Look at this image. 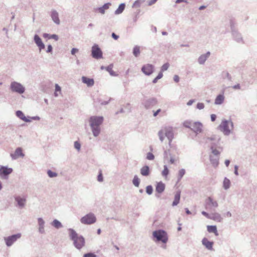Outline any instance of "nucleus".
Wrapping results in <instances>:
<instances>
[{
  "mask_svg": "<svg viewBox=\"0 0 257 257\" xmlns=\"http://www.w3.org/2000/svg\"><path fill=\"white\" fill-rule=\"evenodd\" d=\"M140 172L141 175L144 176H149L150 173L149 167L147 165L143 167L140 170Z\"/></svg>",
  "mask_w": 257,
  "mask_h": 257,
  "instance_id": "28",
  "label": "nucleus"
},
{
  "mask_svg": "<svg viewBox=\"0 0 257 257\" xmlns=\"http://www.w3.org/2000/svg\"><path fill=\"white\" fill-rule=\"evenodd\" d=\"M218 127L224 136H228L232 133L234 128V123L231 119L228 120L223 119Z\"/></svg>",
  "mask_w": 257,
  "mask_h": 257,
  "instance_id": "3",
  "label": "nucleus"
},
{
  "mask_svg": "<svg viewBox=\"0 0 257 257\" xmlns=\"http://www.w3.org/2000/svg\"><path fill=\"white\" fill-rule=\"evenodd\" d=\"M96 221V217L92 213L87 214L80 219L81 223L84 224H91L95 223Z\"/></svg>",
  "mask_w": 257,
  "mask_h": 257,
  "instance_id": "9",
  "label": "nucleus"
},
{
  "mask_svg": "<svg viewBox=\"0 0 257 257\" xmlns=\"http://www.w3.org/2000/svg\"><path fill=\"white\" fill-rule=\"evenodd\" d=\"M154 240L156 242H162L167 243L168 240V236L167 232L163 229H158L153 232Z\"/></svg>",
  "mask_w": 257,
  "mask_h": 257,
  "instance_id": "4",
  "label": "nucleus"
},
{
  "mask_svg": "<svg viewBox=\"0 0 257 257\" xmlns=\"http://www.w3.org/2000/svg\"><path fill=\"white\" fill-rule=\"evenodd\" d=\"M164 131L162 130V129L159 131L158 132V136L159 137V139L161 141V142H163L164 140Z\"/></svg>",
  "mask_w": 257,
  "mask_h": 257,
  "instance_id": "46",
  "label": "nucleus"
},
{
  "mask_svg": "<svg viewBox=\"0 0 257 257\" xmlns=\"http://www.w3.org/2000/svg\"><path fill=\"white\" fill-rule=\"evenodd\" d=\"M202 243L207 249L213 250V241H209L207 238L204 237L202 240Z\"/></svg>",
  "mask_w": 257,
  "mask_h": 257,
  "instance_id": "21",
  "label": "nucleus"
},
{
  "mask_svg": "<svg viewBox=\"0 0 257 257\" xmlns=\"http://www.w3.org/2000/svg\"><path fill=\"white\" fill-rule=\"evenodd\" d=\"M180 196H181V192L180 191H178L175 195L174 200L172 203L173 206H176L179 203L180 200Z\"/></svg>",
  "mask_w": 257,
  "mask_h": 257,
  "instance_id": "30",
  "label": "nucleus"
},
{
  "mask_svg": "<svg viewBox=\"0 0 257 257\" xmlns=\"http://www.w3.org/2000/svg\"><path fill=\"white\" fill-rule=\"evenodd\" d=\"M224 96L223 94H219L215 99L214 103L216 105H220L224 102Z\"/></svg>",
  "mask_w": 257,
  "mask_h": 257,
  "instance_id": "31",
  "label": "nucleus"
},
{
  "mask_svg": "<svg viewBox=\"0 0 257 257\" xmlns=\"http://www.w3.org/2000/svg\"><path fill=\"white\" fill-rule=\"evenodd\" d=\"M185 170L184 169H181L179 171L178 175V182H179L183 176L185 174Z\"/></svg>",
  "mask_w": 257,
  "mask_h": 257,
  "instance_id": "41",
  "label": "nucleus"
},
{
  "mask_svg": "<svg viewBox=\"0 0 257 257\" xmlns=\"http://www.w3.org/2000/svg\"><path fill=\"white\" fill-rule=\"evenodd\" d=\"M230 25L232 35L233 36V39L237 42H241L242 41V38L241 36V34H239L237 31L235 30L233 27V22L232 20L230 22Z\"/></svg>",
  "mask_w": 257,
  "mask_h": 257,
  "instance_id": "14",
  "label": "nucleus"
},
{
  "mask_svg": "<svg viewBox=\"0 0 257 257\" xmlns=\"http://www.w3.org/2000/svg\"><path fill=\"white\" fill-rule=\"evenodd\" d=\"M27 195H15L14 199L17 203L16 206L20 209L24 208L27 202Z\"/></svg>",
  "mask_w": 257,
  "mask_h": 257,
  "instance_id": "8",
  "label": "nucleus"
},
{
  "mask_svg": "<svg viewBox=\"0 0 257 257\" xmlns=\"http://www.w3.org/2000/svg\"><path fill=\"white\" fill-rule=\"evenodd\" d=\"M203 125L200 122H194L192 123L191 130L196 134L202 132Z\"/></svg>",
  "mask_w": 257,
  "mask_h": 257,
  "instance_id": "17",
  "label": "nucleus"
},
{
  "mask_svg": "<svg viewBox=\"0 0 257 257\" xmlns=\"http://www.w3.org/2000/svg\"><path fill=\"white\" fill-rule=\"evenodd\" d=\"M10 89L12 91L20 94L24 93L25 91V88L20 83L16 81L11 82Z\"/></svg>",
  "mask_w": 257,
  "mask_h": 257,
  "instance_id": "7",
  "label": "nucleus"
},
{
  "mask_svg": "<svg viewBox=\"0 0 257 257\" xmlns=\"http://www.w3.org/2000/svg\"><path fill=\"white\" fill-rule=\"evenodd\" d=\"M155 67L153 65L151 64H147L144 65L142 68L141 71L144 73L146 75L150 76L151 75L154 71Z\"/></svg>",
  "mask_w": 257,
  "mask_h": 257,
  "instance_id": "15",
  "label": "nucleus"
},
{
  "mask_svg": "<svg viewBox=\"0 0 257 257\" xmlns=\"http://www.w3.org/2000/svg\"><path fill=\"white\" fill-rule=\"evenodd\" d=\"M110 6L111 3H107L104 4L102 7L98 8L96 10L101 14H104L105 13V10L108 9Z\"/></svg>",
  "mask_w": 257,
  "mask_h": 257,
  "instance_id": "29",
  "label": "nucleus"
},
{
  "mask_svg": "<svg viewBox=\"0 0 257 257\" xmlns=\"http://www.w3.org/2000/svg\"><path fill=\"white\" fill-rule=\"evenodd\" d=\"M50 39H53L55 40V41H58L59 39L58 36L56 34H52L51 35V36L50 37Z\"/></svg>",
  "mask_w": 257,
  "mask_h": 257,
  "instance_id": "53",
  "label": "nucleus"
},
{
  "mask_svg": "<svg viewBox=\"0 0 257 257\" xmlns=\"http://www.w3.org/2000/svg\"><path fill=\"white\" fill-rule=\"evenodd\" d=\"M47 174L50 178L56 177L58 175L57 173L53 172L50 170L47 171Z\"/></svg>",
  "mask_w": 257,
  "mask_h": 257,
  "instance_id": "44",
  "label": "nucleus"
},
{
  "mask_svg": "<svg viewBox=\"0 0 257 257\" xmlns=\"http://www.w3.org/2000/svg\"><path fill=\"white\" fill-rule=\"evenodd\" d=\"M16 116L23 120L25 122H29L31 121V119H28L27 117H26L24 114V113L21 110H17L16 112Z\"/></svg>",
  "mask_w": 257,
  "mask_h": 257,
  "instance_id": "26",
  "label": "nucleus"
},
{
  "mask_svg": "<svg viewBox=\"0 0 257 257\" xmlns=\"http://www.w3.org/2000/svg\"><path fill=\"white\" fill-rule=\"evenodd\" d=\"M192 122L189 120L185 121L183 123V125L184 127L186 128H189L191 129V127L192 126Z\"/></svg>",
  "mask_w": 257,
  "mask_h": 257,
  "instance_id": "45",
  "label": "nucleus"
},
{
  "mask_svg": "<svg viewBox=\"0 0 257 257\" xmlns=\"http://www.w3.org/2000/svg\"><path fill=\"white\" fill-rule=\"evenodd\" d=\"M103 180L102 174L100 173L97 176V180L99 182H102Z\"/></svg>",
  "mask_w": 257,
  "mask_h": 257,
  "instance_id": "54",
  "label": "nucleus"
},
{
  "mask_svg": "<svg viewBox=\"0 0 257 257\" xmlns=\"http://www.w3.org/2000/svg\"><path fill=\"white\" fill-rule=\"evenodd\" d=\"M82 81L83 83L86 84L88 87H91L93 86L94 84L93 79L86 76L82 77Z\"/></svg>",
  "mask_w": 257,
  "mask_h": 257,
  "instance_id": "23",
  "label": "nucleus"
},
{
  "mask_svg": "<svg viewBox=\"0 0 257 257\" xmlns=\"http://www.w3.org/2000/svg\"><path fill=\"white\" fill-rule=\"evenodd\" d=\"M153 191V187L151 185H148L146 187V192L149 195H151Z\"/></svg>",
  "mask_w": 257,
  "mask_h": 257,
  "instance_id": "47",
  "label": "nucleus"
},
{
  "mask_svg": "<svg viewBox=\"0 0 257 257\" xmlns=\"http://www.w3.org/2000/svg\"><path fill=\"white\" fill-rule=\"evenodd\" d=\"M210 149L211 150L212 154L214 155L213 156H218L220 155V152L216 149L215 145L214 143H211L210 145Z\"/></svg>",
  "mask_w": 257,
  "mask_h": 257,
  "instance_id": "34",
  "label": "nucleus"
},
{
  "mask_svg": "<svg viewBox=\"0 0 257 257\" xmlns=\"http://www.w3.org/2000/svg\"><path fill=\"white\" fill-rule=\"evenodd\" d=\"M204 140L206 143L211 141H217V142H219L220 140V137L216 135H213L211 137L204 138Z\"/></svg>",
  "mask_w": 257,
  "mask_h": 257,
  "instance_id": "36",
  "label": "nucleus"
},
{
  "mask_svg": "<svg viewBox=\"0 0 257 257\" xmlns=\"http://www.w3.org/2000/svg\"><path fill=\"white\" fill-rule=\"evenodd\" d=\"M83 257H97V256L93 252H88L84 254Z\"/></svg>",
  "mask_w": 257,
  "mask_h": 257,
  "instance_id": "51",
  "label": "nucleus"
},
{
  "mask_svg": "<svg viewBox=\"0 0 257 257\" xmlns=\"http://www.w3.org/2000/svg\"><path fill=\"white\" fill-rule=\"evenodd\" d=\"M196 107L199 109H202L204 108V104L202 102H199L197 104Z\"/></svg>",
  "mask_w": 257,
  "mask_h": 257,
  "instance_id": "52",
  "label": "nucleus"
},
{
  "mask_svg": "<svg viewBox=\"0 0 257 257\" xmlns=\"http://www.w3.org/2000/svg\"><path fill=\"white\" fill-rule=\"evenodd\" d=\"M113 64H111L105 67V70L109 73L111 76H116L117 75V74L113 71Z\"/></svg>",
  "mask_w": 257,
  "mask_h": 257,
  "instance_id": "35",
  "label": "nucleus"
},
{
  "mask_svg": "<svg viewBox=\"0 0 257 257\" xmlns=\"http://www.w3.org/2000/svg\"><path fill=\"white\" fill-rule=\"evenodd\" d=\"M74 147L78 151H79L81 148V144L78 141H75L74 143Z\"/></svg>",
  "mask_w": 257,
  "mask_h": 257,
  "instance_id": "48",
  "label": "nucleus"
},
{
  "mask_svg": "<svg viewBox=\"0 0 257 257\" xmlns=\"http://www.w3.org/2000/svg\"><path fill=\"white\" fill-rule=\"evenodd\" d=\"M209 159L212 165L214 167L216 168L218 166L219 159L218 156H213L210 155L209 156Z\"/></svg>",
  "mask_w": 257,
  "mask_h": 257,
  "instance_id": "25",
  "label": "nucleus"
},
{
  "mask_svg": "<svg viewBox=\"0 0 257 257\" xmlns=\"http://www.w3.org/2000/svg\"><path fill=\"white\" fill-rule=\"evenodd\" d=\"M169 67V64L168 63H166L163 65L161 68V71L163 72L164 71L167 70Z\"/></svg>",
  "mask_w": 257,
  "mask_h": 257,
  "instance_id": "49",
  "label": "nucleus"
},
{
  "mask_svg": "<svg viewBox=\"0 0 257 257\" xmlns=\"http://www.w3.org/2000/svg\"><path fill=\"white\" fill-rule=\"evenodd\" d=\"M104 120L103 116H91L89 119V125L94 137H98L101 131L100 125Z\"/></svg>",
  "mask_w": 257,
  "mask_h": 257,
  "instance_id": "1",
  "label": "nucleus"
},
{
  "mask_svg": "<svg viewBox=\"0 0 257 257\" xmlns=\"http://www.w3.org/2000/svg\"><path fill=\"white\" fill-rule=\"evenodd\" d=\"M53 50L52 46L51 45H49L46 50L47 53H51Z\"/></svg>",
  "mask_w": 257,
  "mask_h": 257,
  "instance_id": "56",
  "label": "nucleus"
},
{
  "mask_svg": "<svg viewBox=\"0 0 257 257\" xmlns=\"http://www.w3.org/2000/svg\"><path fill=\"white\" fill-rule=\"evenodd\" d=\"M125 5L124 3L120 4L118 8L115 11L114 14L115 15H119L121 14L125 9Z\"/></svg>",
  "mask_w": 257,
  "mask_h": 257,
  "instance_id": "33",
  "label": "nucleus"
},
{
  "mask_svg": "<svg viewBox=\"0 0 257 257\" xmlns=\"http://www.w3.org/2000/svg\"><path fill=\"white\" fill-rule=\"evenodd\" d=\"M51 225L56 229H59L63 227L62 223L56 219L51 222Z\"/></svg>",
  "mask_w": 257,
  "mask_h": 257,
  "instance_id": "37",
  "label": "nucleus"
},
{
  "mask_svg": "<svg viewBox=\"0 0 257 257\" xmlns=\"http://www.w3.org/2000/svg\"><path fill=\"white\" fill-rule=\"evenodd\" d=\"M173 79H174V81L175 82H178L180 80V78H179V76L177 75H174Z\"/></svg>",
  "mask_w": 257,
  "mask_h": 257,
  "instance_id": "58",
  "label": "nucleus"
},
{
  "mask_svg": "<svg viewBox=\"0 0 257 257\" xmlns=\"http://www.w3.org/2000/svg\"><path fill=\"white\" fill-rule=\"evenodd\" d=\"M111 37L115 40H117L119 38V36L115 34L114 33H112Z\"/></svg>",
  "mask_w": 257,
  "mask_h": 257,
  "instance_id": "62",
  "label": "nucleus"
},
{
  "mask_svg": "<svg viewBox=\"0 0 257 257\" xmlns=\"http://www.w3.org/2000/svg\"><path fill=\"white\" fill-rule=\"evenodd\" d=\"M210 219L215 220L216 221L220 222L222 221L223 218L221 216L220 214L218 213H214L210 215Z\"/></svg>",
  "mask_w": 257,
  "mask_h": 257,
  "instance_id": "27",
  "label": "nucleus"
},
{
  "mask_svg": "<svg viewBox=\"0 0 257 257\" xmlns=\"http://www.w3.org/2000/svg\"><path fill=\"white\" fill-rule=\"evenodd\" d=\"M34 41L35 44L37 45L40 51L44 49L45 47V46L43 42H42L41 38L37 34H35L34 37Z\"/></svg>",
  "mask_w": 257,
  "mask_h": 257,
  "instance_id": "19",
  "label": "nucleus"
},
{
  "mask_svg": "<svg viewBox=\"0 0 257 257\" xmlns=\"http://www.w3.org/2000/svg\"><path fill=\"white\" fill-rule=\"evenodd\" d=\"M218 206V203L211 197H208L205 200V207L209 210H215Z\"/></svg>",
  "mask_w": 257,
  "mask_h": 257,
  "instance_id": "6",
  "label": "nucleus"
},
{
  "mask_svg": "<svg viewBox=\"0 0 257 257\" xmlns=\"http://www.w3.org/2000/svg\"><path fill=\"white\" fill-rule=\"evenodd\" d=\"M207 231L210 233H214L216 236L218 235V233L217 230L216 226L215 225H208L207 226Z\"/></svg>",
  "mask_w": 257,
  "mask_h": 257,
  "instance_id": "32",
  "label": "nucleus"
},
{
  "mask_svg": "<svg viewBox=\"0 0 257 257\" xmlns=\"http://www.w3.org/2000/svg\"><path fill=\"white\" fill-rule=\"evenodd\" d=\"M210 55V52H207L205 54H202L199 56L198 59V62L199 64L203 65L205 63L206 60L209 58Z\"/></svg>",
  "mask_w": 257,
  "mask_h": 257,
  "instance_id": "22",
  "label": "nucleus"
},
{
  "mask_svg": "<svg viewBox=\"0 0 257 257\" xmlns=\"http://www.w3.org/2000/svg\"><path fill=\"white\" fill-rule=\"evenodd\" d=\"M145 0H137L136 1L133 5L134 8H139L141 6V4L144 3Z\"/></svg>",
  "mask_w": 257,
  "mask_h": 257,
  "instance_id": "42",
  "label": "nucleus"
},
{
  "mask_svg": "<svg viewBox=\"0 0 257 257\" xmlns=\"http://www.w3.org/2000/svg\"><path fill=\"white\" fill-rule=\"evenodd\" d=\"M210 117L212 121H215L216 119V115L215 114H212L210 115Z\"/></svg>",
  "mask_w": 257,
  "mask_h": 257,
  "instance_id": "61",
  "label": "nucleus"
},
{
  "mask_svg": "<svg viewBox=\"0 0 257 257\" xmlns=\"http://www.w3.org/2000/svg\"><path fill=\"white\" fill-rule=\"evenodd\" d=\"M232 88L235 90L241 89L240 85L239 83L232 86Z\"/></svg>",
  "mask_w": 257,
  "mask_h": 257,
  "instance_id": "55",
  "label": "nucleus"
},
{
  "mask_svg": "<svg viewBox=\"0 0 257 257\" xmlns=\"http://www.w3.org/2000/svg\"><path fill=\"white\" fill-rule=\"evenodd\" d=\"M134 55L137 57L140 54V47L138 46H136L133 48V51Z\"/></svg>",
  "mask_w": 257,
  "mask_h": 257,
  "instance_id": "39",
  "label": "nucleus"
},
{
  "mask_svg": "<svg viewBox=\"0 0 257 257\" xmlns=\"http://www.w3.org/2000/svg\"><path fill=\"white\" fill-rule=\"evenodd\" d=\"M45 222L43 220V219L41 217H39L38 218V231L41 234H44L45 233Z\"/></svg>",
  "mask_w": 257,
  "mask_h": 257,
  "instance_id": "20",
  "label": "nucleus"
},
{
  "mask_svg": "<svg viewBox=\"0 0 257 257\" xmlns=\"http://www.w3.org/2000/svg\"><path fill=\"white\" fill-rule=\"evenodd\" d=\"M22 236L21 233L13 234L12 235L5 237L4 240L5 243L8 247L11 246L15 242H16Z\"/></svg>",
  "mask_w": 257,
  "mask_h": 257,
  "instance_id": "5",
  "label": "nucleus"
},
{
  "mask_svg": "<svg viewBox=\"0 0 257 257\" xmlns=\"http://www.w3.org/2000/svg\"><path fill=\"white\" fill-rule=\"evenodd\" d=\"M201 213L203 215L205 216L207 218L209 219L210 214H209V213H208L207 212H206L204 211H202Z\"/></svg>",
  "mask_w": 257,
  "mask_h": 257,
  "instance_id": "57",
  "label": "nucleus"
},
{
  "mask_svg": "<svg viewBox=\"0 0 257 257\" xmlns=\"http://www.w3.org/2000/svg\"><path fill=\"white\" fill-rule=\"evenodd\" d=\"M133 183L136 187H139L140 183V179L138 178L137 175H135L134 177V179L133 180Z\"/></svg>",
  "mask_w": 257,
  "mask_h": 257,
  "instance_id": "40",
  "label": "nucleus"
},
{
  "mask_svg": "<svg viewBox=\"0 0 257 257\" xmlns=\"http://www.w3.org/2000/svg\"><path fill=\"white\" fill-rule=\"evenodd\" d=\"M158 101L156 98H150L145 99L142 102V105L146 109H150L157 104Z\"/></svg>",
  "mask_w": 257,
  "mask_h": 257,
  "instance_id": "13",
  "label": "nucleus"
},
{
  "mask_svg": "<svg viewBox=\"0 0 257 257\" xmlns=\"http://www.w3.org/2000/svg\"><path fill=\"white\" fill-rule=\"evenodd\" d=\"M50 16L53 22L56 25H59L60 24V20L59 18V14L57 11L52 9L50 14Z\"/></svg>",
  "mask_w": 257,
  "mask_h": 257,
  "instance_id": "18",
  "label": "nucleus"
},
{
  "mask_svg": "<svg viewBox=\"0 0 257 257\" xmlns=\"http://www.w3.org/2000/svg\"><path fill=\"white\" fill-rule=\"evenodd\" d=\"M13 171V170L12 168L1 166L0 167V178L2 179H8Z\"/></svg>",
  "mask_w": 257,
  "mask_h": 257,
  "instance_id": "10",
  "label": "nucleus"
},
{
  "mask_svg": "<svg viewBox=\"0 0 257 257\" xmlns=\"http://www.w3.org/2000/svg\"><path fill=\"white\" fill-rule=\"evenodd\" d=\"M230 181L229 179L225 177L223 182V187L225 190H227L230 188Z\"/></svg>",
  "mask_w": 257,
  "mask_h": 257,
  "instance_id": "38",
  "label": "nucleus"
},
{
  "mask_svg": "<svg viewBox=\"0 0 257 257\" xmlns=\"http://www.w3.org/2000/svg\"><path fill=\"white\" fill-rule=\"evenodd\" d=\"M146 158L149 160H153L155 158V156L152 153L149 152L147 154Z\"/></svg>",
  "mask_w": 257,
  "mask_h": 257,
  "instance_id": "50",
  "label": "nucleus"
},
{
  "mask_svg": "<svg viewBox=\"0 0 257 257\" xmlns=\"http://www.w3.org/2000/svg\"><path fill=\"white\" fill-rule=\"evenodd\" d=\"M91 56L96 59H99L102 58V52L98 45L94 44L92 47Z\"/></svg>",
  "mask_w": 257,
  "mask_h": 257,
  "instance_id": "11",
  "label": "nucleus"
},
{
  "mask_svg": "<svg viewBox=\"0 0 257 257\" xmlns=\"http://www.w3.org/2000/svg\"><path fill=\"white\" fill-rule=\"evenodd\" d=\"M157 1V0H150L148 2V6H152L153 5V4H154Z\"/></svg>",
  "mask_w": 257,
  "mask_h": 257,
  "instance_id": "59",
  "label": "nucleus"
},
{
  "mask_svg": "<svg viewBox=\"0 0 257 257\" xmlns=\"http://www.w3.org/2000/svg\"><path fill=\"white\" fill-rule=\"evenodd\" d=\"M164 131V134L169 140V145H170L171 143L174 138V132L172 127L165 126L162 128Z\"/></svg>",
  "mask_w": 257,
  "mask_h": 257,
  "instance_id": "12",
  "label": "nucleus"
},
{
  "mask_svg": "<svg viewBox=\"0 0 257 257\" xmlns=\"http://www.w3.org/2000/svg\"><path fill=\"white\" fill-rule=\"evenodd\" d=\"M55 91L57 92L61 91V87L58 84H55Z\"/></svg>",
  "mask_w": 257,
  "mask_h": 257,
  "instance_id": "64",
  "label": "nucleus"
},
{
  "mask_svg": "<svg viewBox=\"0 0 257 257\" xmlns=\"http://www.w3.org/2000/svg\"><path fill=\"white\" fill-rule=\"evenodd\" d=\"M226 78L229 80L231 81L232 77L230 75V74L228 72H226Z\"/></svg>",
  "mask_w": 257,
  "mask_h": 257,
  "instance_id": "63",
  "label": "nucleus"
},
{
  "mask_svg": "<svg viewBox=\"0 0 257 257\" xmlns=\"http://www.w3.org/2000/svg\"><path fill=\"white\" fill-rule=\"evenodd\" d=\"M69 236L75 248L80 250L84 246L85 244V238L82 235H79L73 228L68 229Z\"/></svg>",
  "mask_w": 257,
  "mask_h": 257,
  "instance_id": "2",
  "label": "nucleus"
},
{
  "mask_svg": "<svg viewBox=\"0 0 257 257\" xmlns=\"http://www.w3.org/2000/svg\"><path fill=\"white\" fill-rule=\"evenodd\" d=\"M78 51V49L73 48L71 50V53L72 55H74Z\"/></svg>",
  "mask_w": 257,
  "mask_h": 257,
  "instance_id": "60",
  "label": "nucleus"
},
{
  "mask_svg": "<svg viewBox=\"0 0 257 257\" xmlns=\"http://www.w3.org/2000/svg\"><path fill=\"white\" fill-rule=\"evenodd\" d=\"M169 171L167 165L164 166V169L162 172V175L163 176L166 177L169 174Z\"/></svg>",
  "mask_w": 257,
  "mask_h": 257,
  "instance_id": "43",
  "label": "nucleus"
},
{
  "mask_svg": "<svg viewBox=\"0 0 257 257\" xmlns=\"http://www.w3.org/2000/svg\"><path fill=\"white\" fill-rule=\"evenodd\" d=\"M165 189V184L163 183L162 181H160L157 183L156 186V191L159 193L161 194L162 193Z\"/></svg>",
  "mask_w": 257,
  "mask_h": 257,
  "instance_id": "24",
  "label": "nucleus"
},
{
  "mask_svg": "<svg viewBox=\"0 0 257 257\" xmlns=\"http://www.w3.org/2000/svg\"><path fill=\"white\" fill-rule=\"evenodd\" d=\"M12 160H16L19 158H23L25 154L23 152V150L21 148H17L14 153L10 154Z\"/></svg>",
  "mask_w": 257,
  "mask_h": 257,
  "instance_id": "16",
  "label": "nucleus"
}]
</instances>
